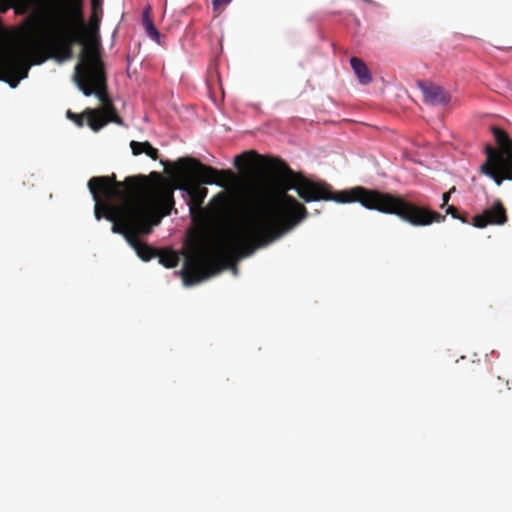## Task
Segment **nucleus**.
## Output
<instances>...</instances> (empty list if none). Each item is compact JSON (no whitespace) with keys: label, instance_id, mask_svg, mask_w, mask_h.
Listing matches in <instances>:
<instances>
[{"label":"nucleus","instance_id":"1","mask_svg":"<svg viewBox=\"0 0 512 512\" xmlns=\"http://www.w3.org/2000/svg\"><path fill=\"white\" fill-rule=\"evenodd\" d=\"M256 164L277 175L279 192L276 195L264 185L241 181L230 169L218 170L196 158L183 157L177 162L178 171L173 180H165L158 172L147 176V204L158 217V223L171 214L176 189L186 192L190 212L194 214L196 210L202 211L208 194V189L202 185L225 187L210 199L206 213L211 220L223 224L233 223L240 214L244 218L239 231L217 247V255L224 266L232 265L235 256L247 257L274 242L307 217L306 207L288 194L290 190H295L307 203L358 202L367 209L398 216V196L390 193L362 186L334 192L328 183L310 180L293 171L283 160L260 156L254 150L234 159L240 171Z\"/></svg>","mask_w":512,"mask_h":512},{"label":"nucleus","instance_id":"2","mask_svg":"<svg viewBox=\"0 0 512 512\" xmlns=\"http://www.w3.org/2000/svg\"><path fill=\"white\" fill-rule=\"evenodd\" d=\"M84 8L85 0H0V13L27 15L19 27L23 36L50 46L62 60L72 58L74 44L85 43Z\"/></svg>","mask_w":512,"mask_h":512},{"label":"nucleus","instance_id":"3","mask_svg":"<svg viewBox=\"0 0 512 512\" xmlns=\"http://www.w3.org/2000/svg\"><path fill=\"white\" fill-rule=\"evenodd\" d=\"M74 81L85 96L95 95L102 107L87 108L82 114L68 110L67 117L70 120L82 127L86 117L87 124L93 131H99L110 122L123 125V120L118 115L108 94L107 76L98 39L84 44L79 55V62L75 66Z\"/></svg>","mask_w":512,"mask_h":512},{"label":"nucleus","instance_id":"4","mask_svg":"<svg viewBox=\"0 0 512 512\" xmlns=\"http://www.w3.org/2000/svg\"><path fill=\"white\" fill-rule=\"evenodd\" d=\"M88 189L95 201V217H104L115 224L128 225L146 201L147 176H128L118 181L113 173L94 176L88 181Z\"/></svg>","mask_w":512,"mask_h":512},{"label":"nucleus","instance_id":"5","mask_svg":"<svg viewBox=\"0 0 512 512\" xmlns=\"http://www.w3.org/2000/svg\"><path fill=\"white\" fill-rule=\"evenodd\" d=\"M490 131L498 149L490 144L485 146L486 159L479 170L500 186L504 180H512V139L506 131L497 126H491Z\"/></svg>","mask_w":512,"mask_h":512},{"label":"nucleus","instance_id":"6","mask_svg":"<svg viewBox=\"0 0 512 512\" xmlns=\"http://www.w3.org/2000/svg\"><path fill=\"white\" fill-rule=\"evenodd\" d=\"M145 204L137 212V214L128 222V225L115 224L112 232L124 236L129 245L135 250L138 257L143 261H150L159 254V249L154 248L140 240V235H147L151 232L152 227L149 222V215H156L150 206Z\"/></svg>","mask_w":512,"mask_h":512},{"label":"nucleus","instance_id":"7","mask_svg":"<svg viewBox=\"0 0 512 512\" xmlns=\"http://www.w3.org/2000/svg\"><path fill=\"white\" fill-rule=\"evenodd\" d=\"M222 266L216 262H202L198 259H188L182 268V277L185 285H194L207 279L219 271Z\"/></svg>","mask_w":512,"mask_h":512},{"label":"nucleus","instance_id":"8","mask_svg":"<svg viewBox=\"0 0 512 512\" xmlns=\"http://www.w3.org/2000/svg\"><path fill=\"white\" fill-rule=\"evenodd\" d=\"M507 222L506 209L500 200L485 209L481 214H477L472 219V224L477 228H485L488 225H503Z\"/></svg>","mask_w":512,"mask_h":512},{"label":"nucleus","instance_id":"9","mask_svg":"<svg viewBox=\"0 0 512 512\" xmlns=\"http://www.w3.org/2000/svg\"><path fill=\"white\" fill-rule=\"evenodd\" d=\"M418 85L426 103L444 105L450 101V95L441 86L431 82H420Z\"/></svg>","mask_w":512,"mask_h":512},{"label":"nucleus","instance_id":"10","mask_svg":"<svg viewBox=\"0 0 512 512\" xmlns=\"http://www.w3.org/2000/svg\"><path fill=\"white\" fill-rule=\"evenodd\" d=\"M351 67L362 85H367L372 81V76L367 65L358 57L350 59Z\"/></svg>","mask_w":512,"mask_h":512},{"label":"nucleus","instance_id":"11","mask_svg":"<svg viewBox=\"0 0 512 512\" xmlns=\"http://www.w3.org/2000/svg\"><path fill=\"white\" fill-rule=\"evenodd\" d=\"M130 147H131L133 155H135V156L145 153L147 156H149L153 160H157L159 157L158 150L156 148H154L148 141H145V142L131 141Z\"/></svg>","mask_w":512,"mask_h":512},{"label":"nucleus","instance_id":"12","mask_svg":"<svg viewBox=\"0 0 512 512\" xmlns=\"http://www.w3.org/2000/svg\"><path fill=\"white\" fill-rule=\"evenodd\" d=\"M102 3L100 0H91L90 28L94 33H98L102 18Z\"/></svg>","mask_w":512,"mask_h":512},{"label":"nucleus","instance_id":"13","mask_svg":"<svg viewBox=\"0 0 512 512\" xmlns=\"http://www.w3.org/2000/svg\"><path fill=\"white\" fill-rule=\"evenodd\" d=\"M142 23L145 28L146 34L154 41L159 42L160 33L154 26L152 19L150 18V7L145 8L142 16Z\"/></svg>","mask_w":512,"mask_h":512},{"label":"nucleus","instance_id":"14","mask_svg":"<svg viewBox=\"0 0 512 512\" xmlns=\"http://www.w3.org/2000/svg\"><path fill=\"white\" fill-rule=\"evenodd\" d=\"M156 257L159 263L166 268L176 267L180 260L178 254L171 250H159V254Z\"/></svg>","mask_w":512,"mask_h":512},{"label":"nucleus","instance_id":"15","mask_svg":"<svg viewBox=\"0 0 512 512\" xmlns=\"http://www.w3.org/2000/svg\"><path fill=\"white\" fill-rule=\"evenodd\" d=\"M231 0H212L214 11H217L220 7L227 5Z\"/></svg>","mask_w":512,"mask_h":512},{"label":"nucleus","instance_id":"16","mask_svg":"<svg viewBox=\"0 0 512 512\" xmlns=\"http://www.w3.org/2000/svg\"><path fill=\"white\" fill-rule=\"evenodd\" d=\"M455 191V187H452V189L448 192H445L443 195H442V205L441 207H444L448 204L449 200H450V195L452 192Z\"/></svg>","mask_w":512,"mask_h":512},{"label":"nucleus","instance_id":"17","mask_svg":"<svg viewBox=\"0 0 512 512\" xmlns=\"http://www.w3.org/2000/svg\"><path fill=\"white\" fill-rule=\"evenodd\" d=\"M447 214H450L453 218L459 219L458 210L454 206H449L446 210Z\"/></svg>","mask_w":512,"mask_h":512},{"label":"nucleus","instance_id":"18","mask_svg":"<svg viewBox=\"0 0 512 512\" xmlns=\"http://www.w3.org/2000/svg\"><path fill=\"white\" fill-rule=\"evenodd\" d=\"M497 382H501V378L500 377H497Z\"/></svg>","mask_w":512,"mask_h":512}]
</instances>
